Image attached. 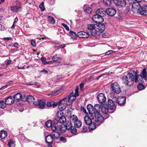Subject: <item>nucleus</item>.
Returning <instances> with one entry per match:
<instances>
[{
	"mask_svg": "<svg viewBox=\"0 0 147 147\" xmlns=\"http://www.w3.org/2000/svg\"><path fill=\"white\" fill-rule=\"evenodd\" d=\"M137 71L135 73L134 71L128 73L127 76H123L122 77L123 81L126 83H129L131 81L135 82H141L143 79L147 80V72L145 68L143 69L140 75H137Z\"/></svg>",
	"mask_w": 147,
	"mask_h": 147,
	"instance_id": "obj_1",
	"label": "nucleus"
},
{
	"mask_svg": "<svg viewBox=\"0 0 147 147\" xmlns=\"http://www.w3.org/2000/svg\"><path fill=\"white\" fill-rule=\"evenodd\" d=\"M87 109L89 115H94L95 118V123L98 125H99L101 123L104 121V118L102 115L99 113V109L100 108L99 105L96 104L93 107L91 104H89L87 105Z\"/></svg>",
	"mask_w": 147,
	"mask_h": 147,
	"instance_id": "obj_2",
	"label": "nucleus"
},
{
	"mask_svg": "<svg viewBox=\"0 0 147 147\" xmlns=\"http://www.w3.org/2000/svg\"><path fill=\"white\" fill-rule=\"evenodd\" d=\"M96 24H90L87 26V28L88 29L89 33L90 35L92 36H94L97 34V32H96Z\"/></svg>",
	"mask_w": 147,
	"mask_h": 147,
	"instance_id": "obj_3",
	"label": "nucleus"
},
{
	"mask_svg": "<svg viewBox=\"0 0 147 147\" xmlns=\"http://www.w3.org/2000/svg\"><path fill=\"white\" fill-rule=\"evenodd\" d=\"M33 104L35 106H38L39 108L42 109L44 108L45 103L43 100H38L35 102H33Z\"/></svg>",
	"mask_w": 147,
	"mask_h": 147,
	"instance_id": "obj_4",
	"label": "nucleus"
},
{
	"mask_svg": "<svg viewBox=\"0 0 147 147\" xmlns=\"http://www.w3.org/2000/svg\"><path fill=\"white\" fill-rule=\"evenodd\" d=\"M113 91L115 93L118 94L121 92L120 86L118 83H112L111 85Z\"/></svg>",
	"mask_w": 147,
	"mask_h": 147,
	"instance_id": "obj_5",
	"label": "nucleus"
},
{
	"mask_svg": "<svg viewBox=\"0 0 147 147\" xmlns=\"http://www.w3.org/2000/svg\"><path fill=\"white\" fill-rule=\"evenodd\" d=\"M116 9L113 8L107 9L106 10V13L110 16L113 17L116 13Z\"/></svg>",
	"mask_w": 147,
	"mask_h": 147,
	"instance_id": "obj_6",
	"label": "nucleus"
},
{
	"mask_svg": "<svg viewBox=\"0 0 147 147\" xmlns=\"http://www.w3.org/2000/svg\"><path fill=\"white\" fill-rule=\"evenodd\" d=\"M90 116H86L84 117V119L85 123L87 125L90 124L92 123V119L94 118V115H90Z\"/></svg>",
	"mask_w": 147,
	"mask_h": 147,
	"instance_id": "obj_7",
	"label": "nucleus"
},
{
	"mask_svg": "<svg viewBox=\"0 0 147 147\" xmlns=\"http://www.w3.org/2000/svg\"><path fill=\"white\" fill-rule=\"evenodd\" d=\"M90 34L88 32H86L84 31L79 32L77 33V36L80 38H85L88 37Z\"/></svg>",
	"mask_w": 147,
	"mask_h": 147,
	"instance_id": "obj_8",
	"label": "nucleus"
},
{
	"mask_svg": "<svg viewBox=\"0 0 147 147\" xmlns=\"http://www.w3.org/2000/svg\"><path fill=\"white\" fill-rule=\"evenodd\" d=\"M96 28V32H97V34L99 35V33H101L104 31L105 29V25L103 24H99Z\"/></svg>",
	"mask_w": 147,
	"mask_h": 147,
	"instance_id": "obj_9",
	"label": "nucleus"
},
{
	"mask_svg": "<svg viewBox=\"0 0 147 147\" xmlns=\"http://www.w3.org/2000/svg\"><path fill=\"white\" fill-rule=\"evenodd\" d=\"M126 100V98L124 96L119 97L116 98V101L120 105H122L125 103Z\"/></svg>",
	"mask_w": 147,
	"mask_h": 147,
	"instance_id": "obj_10",
	"label": "nucleus"
},
{
	"mask_svg": "<svg viewBox=\"0 0 147 147\" xmlns=\"http://www.w3.org/2000/svg\"><path fill=\"white\" fill-rule=\"evenodd\" d=\"M106 105L109 109L115 110L116 109V106L114 103L111 99L108 100V104Z\"/></svg>",
	"mask_w": 147,
	"mask_h": 147,
	"instance_id": "obj_11",
	"label": "nucleus"
},
{
	"mask_svg": "<svg viewBox=\"0 0 147 147\" xmlns=\"http://www.w3.org/2000/svg\"><path fill=\"white\" fill-rule=\"evenodd\" d=\"M100 108H99V113H100V110H101L102 112L104 114H107V113L109 110V109L106 105H99Z\"/></svg>",
	"mask_w": 147,
	"mask_h": 147,
	"instance_id": "obj_12",
	"label": "nucleus"
},
{
	"mask_svg": "<svg viewBox=\"0 0 147 147\" xmlns=\"http://www.w3.org/2000/svg\"><path fill=\"white\" fill-rule=\"evenodd\" d=\"M97 99L100 103L104 102L106 99L104 94L103 93H100L98 94L97 96Z\"/></svg>",
	"mask_w": 147,
	"mask_h": 147,
	"instance_id": "obj_13",
	"label": "nucleus"
},
{
	"mask_svg": "<svg viewBox=\"0 0 147 147\" xmlns=\"http://www.w3.org/2000/svg\"><path fill=\"white\" fill-rule=\"evenodd\" d=\"M14 100H15L17 102H18L20 100H22L23 101H25L24 98H22V95L19 93L16 94L13 97Z\"/></svg>",
	"mask_w": 147,
	"mask_h": 147,
	"instance_id": "obj_14",
	"label": "nucleus"
},
{
	"mask_svg": "<svg viewBox=\"0 0 147 147\" xmlns=\"http://www.w3.org/2000/svg\"><path fill=\"white\" fill-rule=\"evenodd\" d=\"M66 127L64 124H62L57 126V131H60L61 133H65L67 130Z\"/></svg>",
	"mask_w": 147,
	"mask_h": 147,
	"instance_id": "obj_15",
	"label": "nucleus"
},
{
	"mask_svg": "<svg viewBox=\"0 0 147 147\" xmlns=\"http://www.w3.org/2000/svg\"><path fill=\"white\" fill-rule=\"evenodd\" d=\"M138 12L142 16H147V8L145 7L142 8L140 7L139 8Z\"/></svg>",
	"mask_w": 147,
	"mask_h": 147,
	"instance_id": "obj_16",
	"label": "nucleus"
},
{
	"mask_svg": "<svg viewBox=\"0 0 147 147\" xmlns=\"http://www.w3.org/2000/svg\"><path fill=\"white\" fill-rule=\"evenodd\" d=\"M15 101V100H14L12 97L9 96L5 99V102L6 105H11Z\"/></svg>",
	"mask_w": 147,
	"mask_h": 147,
	"instance_id": "obj_17",
	"label": "nucleus"
},
{
	"mask_svg": "<svg viewBox=\"0 0 147 147\" xmlns=\"http://www.w3.org/2000/svg\"><path fill=\"white\" fill-rule=\"evenodd\" d=\"M83 9L84 12L87 13H90L92 11V9L88 7L87 5H85L84 6Z\"/></svg>",
	"mask_w": 147,
	"mask_h": 147,
	"instance_id": "obj_18",
	"label": "nucleus"
},
{
	"mask_svg": "<svg viewBox=\"0 0 147 147\" xmlns=\"http://www.w3.org/2000/svg\"><path fill=\"white\" fill-rule=\"evenodd\" d=\"M53 139V136L49 135L45 137L46 142L50 144L52 142Z\"/></svg>",
	"mask_w": 147,
	"mask_h": 147,
	"instance_id": "obj_19",
	"label": "nucleus"
},
{
	"mask_svg": "<svg viewBox=\"0 0 147 147\" xmlns=\"http://www.w3.org/2000/svg\"><path fill=\"white\" fill-rule=\"evenodd\" d=\"M96 13L99 14L100 15L102 16H104L106 13V11H105L103 9L100 8L98 9L96 11Z\"/></svg>",
	"mask_w": 147,
	"mask_h": 147,
	"instance_id": "obj_20",
	"label": "nucleus"
},
{
	"mask_svg": "<svg viewBox=\"0 0 147 147\" xmlns=\"http://www.w3.org/2000/svg\"><path fill=\"white\" fill-rule=\"evenodd\" d=\"M11 11L13 12H17L20 10L21 7L17 6H11L10 7Z\"/></svg>",
	"mask_w": 147,
	"mask_h": 147,
	"instance_id": "obj_21",
	"label": "nucleus"
},
{
	"mask_svg": "<svg viewBox=\"0 0 147 147\" xmlns=\"http://www.w3.org/2000/svg\"><path fill=\"white\" fill-rule=\"evenodd\" d=\"M52 134L53 139H57L59 138L60 134L59 131L53 132Z\"/></svg>",
	"mask_w": 147,
	"mask_h": 147,
	"instance_id": "obj_22",
	"label": "nucleus"
},
{
	"mask_svg": "<svg viewBox=\"0 0 147 147\" xmlns=\"http://www.w3.org/2000/svg\"><path fill=\"white\" fill-rule=\"evenodd\" d=\"M24 99L25 101L26 100L27 102L30 103L33 102L34 98L32 96L29 95L26 97V98Z\"/></svg>",
	"mask_w": 147,
	"mask_h": 147,
	"instance_id": "obj_23",
	"label": "nucleus"
},
{
	"mask_svg": "<svg viewBox=\"0 0 147 147\" xmlns=\"http://www.w3.org/2000/svg\"><path fill=\"white\" fill-rule=\"evenodd\" d=\"M62 90V88H61L54 92H52L51 94L48 95V96L51 95L52 96L57 95L61 92Z\"/></svg>",
	"mask_w": 147,
	"mask_h": 147,
	"instance_id": "obj_24",
	"label": "nucleus"
},
{
	"mask_svg": "<svg viewBox=\"0 0 147 147\" xmlns=\"http://www.w3.org/2000/svg\"><path fill=\"white\" fill-rule=\"evenodd\" d=\"M66 106L64 104L59 102L58 105V107L59 109L61 111L64 110L66 108Z\"/></svg>",
	"mask_w": 147,
	"mask_h": 147,
	"instance_id": "obj_25",
	"label": "nucleus"
},
{
	"mask_svg": "<svg viewBox=\"0 0 147 147\" xmlns=\"http://www.w3.org/2000/svg\"><path fill=\"white\" fill-rule=\"evenodd\" d=\"M7 136V133L4 131H1L0 132V138L1 139H4Z\"/></svg>",
	"mask_w": 147,
	"mask_h": 147,
	"instance_id": "obj_26",
	"label": "nucleus"
},
{
	"mask_svg": "<svg viewBox=\"0 0 147 147\" xmlns=\"http://www.w3.org/2000/svg\"><path fill=\"white\" fill-rule=\"evenodd\" d=\"M68 99L69 100V101H71L72 102L76 99V97L74 95V92H72L68 96Z\"/></svg>",
	"mask_w": 147,
	"mask_h": 147,
	"instance_id": "obj_27",
	"label": "nucleus"
},
{
	"mask_svg": "<svg viewBox=\"0 0 147 147\" xmlns=\"http://www.w3.org/2000/svg\"><path fill=\"white\" fill-rule=\"evenodd\" d=\"M72 126L71 121H67L66 123L65 127H66V129H67L69 131L70 128H71Z\"/></svg>",
	"mask_w": 147,
	"mask_h": 147,
	"instance_id": "obj_28",
	"label": "nucleus"
},
{
	"mask_svg": "<svg viewBox=\"0 0 147 147\" xmlns=\"http://www.w3.org/2000/svg\"><path fill=\"white\" fill-rule=\"evenodd\" d=\"M74 126L76 127H80L82 125V122L80 120H78L74 122Z\"/></svg>",
	"mask_w": 147,
	"mask_h": 147,
	"instance_id": "obj_29",
	"label": "nucleus"
},
{
	"mask_svg": "<svg viewBox=\"0 0 147 147\" xmlns=\"http://www.w3.org/2000/svg\"><path fill=\"white\" fill-rule=\"evenodd\" d=\"M69 35L72 38L75 39L77 38V34L74 32L70 30L69 32Z\"/></svg>",
	"mask_w": 147,
	"mask_h": 147,
	"instance_id": "obj_30",
	"label": "nucleus"
},
{
	"mask_svg": "<svg viewBox=\"0 0 147 147\" xmlns=\"http://www.w3.org/2000/svg\"><path fill=\"white\" fill-rule=\"evenodd\" d=\"M88 125H89L88 128L90 130H92L96 128V125L94 123H91Z\"/></svg>",
	"mask_w": 147,
	"mask_h": 147,
	"instance_id": "obj_31",
	"label": "nucleus"
},
{
	"mask_svg": "<svg viewBox=\"0 0 147 147\" xmlns=\"http://www.w3.org/2000/svg\"><path fill=\"white\" fill-rule=\"evenodd\" d=\"M48 18L49 22L50 23L52 24H54L55 23V20L53 17L49 16Z\"/></svg>",
	"mask_w": 147,
	"mask_h": 147,
	"instance_id": "obj_32",
	"label": "nucleus"
},
{
	"mask_svg": "<svg viewBox=\"0 0 147 147\" xmlns=\"http://www.w3.org/2000/svg\"><path fill=\"white\" fill-rule=\"evenodd\" d=\"M145 87L142 83H139L137 86L138 89L139 90H141L145 88Z\"/></svg>",
	"mask_w": 147,
	"mask_h": 147,
	"instance_id": "obj_33",
	"label": "nucleus"
},
{
	"mask_svg": "<svg viewBox=\"0 0 147 147\" xmlns=\"http://www.w3.org/2000/svg\"><path fill=\"white\" fill-rule=\"evenodd\" d=\"M106 75L105 74H103L99 76L98 77L96 78V79L97 80H103L104 78L107 77V76H105Z\"/></svg>",
	"mask_w": 147,
	"mask_h": 147,
	"instance_id": "obj_34",
	"label": "nucleus"
},
{
	"mask_svg": "<svg viewBox=\"0 0 147 147\" xmlns=\"http://www.w3.org/2000/svg\"><path fill=\"white\" fill-rule=\"evenodd\" d=\"M75 127L73 126L69 129V130H70L71 133L73 134H76L77 132V129Z\"/></svg>",
	"mask_w": 147,
	"mask_h": 147,
	"instance_id": "obj_35",
	"label": "nucleus"
},
{
	"mask_svg": "<svg viewBox=\"0 0 147 147\" xmlns=\"http://www.w3.org/2000/svg\"><path fill=\"white\" fill-rule=\"evenodd\" d=\"M61 58V57L60 56H58L57 55H55L53 57H52V59L53 61H59L60 59Z\"/></svg>",
	"mask_w": 147,
	"mask_h": 147,
	"instance_id": "obj_36",
	"label": "nucleus"
},
{
	"mask_svg": "<svg viewBox=\"0 0 147 147\" xmlns=\"http://www.w3.org/2000/svg\"><path fill=\"white\" fill-rule=\"evenodd\" d=\"M100 16L99 14L97 13L96 15H94L92 18V20L96 22V21L98 20Z\"/></svg>",
	"mask_w": 147,
	"mask_h": 147,
	"instance_id": "obj_37",
	"label": "nucleus"
},
{
	"mask_svg": "<svg viewBox=\"0 0 147 147\" xmlns=\"http://www.w3.org/2000/svg\"><path fill=\"white\" fill-rule=\"evenodd\" d=\"M78 92L79 87L78 86H77L75 88V93H74V95L75 96V97H77L79 95Z\"/></svg>",
	"mask_w": 147,
	"mask_h": 147,
	"instance_id": "obj_38",
	"label": "nucleus"
},
{
	"mask_svg": "<svg viewBox=\"0 0 147 147\" xmlns=\"http://www.w3.org/2000/svg\"><path fill=\"white\" fill-rule=\"evenodd\" d=\"M6 106V104L3 100L0 101V108L2 109L4 108Z\"/></svg>",
	"mask_w": 147,
	"mask_h": 147,
	"instance_id": "obj_39",
	"label": "nucleus"
},
{
	"mask_svg": "<svg viewBox=\"0 0 147 147\" xmlns=\"http://www.w3.org/2000/svg\"><path fill=\"white\" fill-rule=\"evenodd\" d=\"M58 119L59 123H64L66 120V118L64 116H63L59 118Z\"/></svg>",
	"mask_w": 147,
	"mask_h": 147,
	"instance_id": "obj_40",
	"label": "nucleus"
},
{
	"mask_svg": "<svg viewBox=\"0 0 147 147\" xmlns=\"http://www.w3.org/2000/svg\"><path fill=\"white\" fill-rule=\"evenodd\" d=\"M70 119L74 122L75 121L78 120L77 117L75 115H73L71 116Z\"/></svg>",
	"mask_w": 147,
	"mask_h": 147,
	"instance_id": "obj_41",
	"label": "nucleus"
},
{
	"mask_svg": "<svg viewBox=\"0 0 147 147\" xmlns=\"http://www.w3.org/2000/svg\"><path fill=\"white\" fill-rule=\"evenodd\" d=\"M56 116L58 119H59L64 116L63 115L62 112L61 111H60L57 112Z\"/></svg>",
	"mask_w": 147,
	"mask_h": 147,
	"instance_id": "obj_42",
	"label": "nucleus"
},
{
	"mask_svg": "<svg viewBox=\"0 0 147 147\" xmlns=\"http://www.w3.org/2000/svg\"><path fill=\"white\" fill-rule=\"evenodd\" d=\"M52 123L51 120H49L46 123V126L48 127H50L52 125Z\"/></svg>",
	"mask_w": 147,
	"mask_h": 147,
	"instance_id": "obj_43",
	"label": "nucleus"
},
{
	"mask_svg": "<svg viewBox=\"0 0 147 147\" xmlns=\"http://www.w3.org/2000/svg\"><path fill=\"white\" fill-rule=\"evenodd\" d=\"M103 3L105 5H110L111 4V0H103Z\"/></svg>",
	"mask_w": 147,
	"mask_h": 147,
	"instance_id": "obj_44",
	"label": "nucleus"
},
{
	"mask_svg": "<svg viewBox=\"0 0 147 147\" xmlns=\"http://www.w3.org/2000/svg\"><path fill=\"white\" fill-rule=\"evenodd\" d=\"M104 16L101 15L100 16L98 20L96 21V23H98L102 22L104 21V19L102 18V17Z\"/></svg>",
	"mask_w": 147,
	"mask_h": 147,
	"instance_id": "obj_45",
	"label": "nucleus"
},
{
	"mask_svg": "<svg viewBox=\"0 0 147 147\" xmlns=\"http://www.w3.org/2000/svg\"><path fill=\"white\" fill-rule=\"evenodd\" d=\"M9 147H14L15 145L14 142L12 140H10L8 143Z\"/></svg>",
	"mask_w": 147,
	"mask_h": 147,
	"instance_id": "obj_46",
	"label": "nucleus"
},
{
	"mask_svg": "<svg viewBox=\"0 0 147 147\" xmlns=\"http://www.w3.org/2000/svg\"><path fill=\"white\" fill-rule=\"evenodd\" d=\"M51 127V129L53 132L57 131V126L56 127L55 125H53Z\"/></svg>",
	"mask_w": 147,
	"mask_h": 147,
	"instance_id": "obj_47",
	"label": "nucleus"
},
{
	"mask_svg": "<svg viewBox=\"0 0 147 147\" xmlns=\"http://www.w3.org/2000/svg\"><path fill=\"white\" fill-rule=\"evenodd\" d=\"M81 131L83 133H85L88 130L87 127L85 126H83L81 128Z\"/></svg>",
	"mask_w": 147,
	"mask_h": 147,
	"instance_id": "obj_48",
	"label": "nucleus"
},
{
	"mask_svg": "<svg viewBox=\"0 0 147 147\" xmlns=\"http://www.w3.org/2000/svg\"><path fill=\"white\" fill-rule=\"evenodd\" d=\"M113 52H114V51H113V50L108 51L106 52L105 53V55H110V54H112ZM104 54H105V53L102 54H101V55H104Z\"/></svg>",
	"mask_w": 147,
	"mask_h": 147,
	"instance_id": "obj_49",
	"label": "nucleus"
},
{
	"mask_svg": "<svg viewBox=\"0 0 147 147\" xmlns=\"http://www.w3.org/2000/svg\"><path fill=\"white\" fill-rule=\"evenodd\" d=\"M40 8V9L42 11L44 10L45 8L44 5V3H42L39 6Z\"/></svg>",
	"mask_w": 147,
	"mask_h": 147,
	"instance_id": "obj_50",
	"label": "nucleus"
},
{
	"mask_svg": "<svg viewBox=\"0 0 147 147\" xmlns=\"http://www.w3.org/2000/svg\"><path fill=\"white\" fill-rule=\"evenodd\" d=\"M41 60L42 62V63L45 64H47L48 63L46 61L45 58L43 57H42L41 58Z\"/></svg>",
	"mask_w": 147,
	"mask_h": 147,
	"instance_id": "obj_51",
	"label": "nucleus"
},
{
	"mask_svg": "<svg viewBox=\"0 0 147 147\" xmlns=\"http://www.w3.org/2000/svg\"><path fill=\"white\" fill-rule=\"evenodd\" d=\"M72 102L71 101H69V100L68 99V100L65 103L66 106L68 105H70L72 104Z\"/></svg>",
	"mask_w": 147,
	"mask_h": 147,
	"instance_id": "obj_52",
	"label": "nucleus"
},
{
	"mask_svg": "<svg viewBox=\"0 0 147 147\" xmlns=\"http://www.w3.org/2000/svg\"><path fill=\"white\" fill-rule=\"evenodd\" d=\"M60 141L63 142H67L66 139L63 137H61L60 138Z\"/></svg>",
	"mask_w": 147,
	"mask_h": 147,
	"instance_id": "obj_53",
	"label": "nucleus"
},
{
	"mask_svg": "<svg viewBox=\"0 0 147 147\" xmlns=\"http://www.w3.org/2000/svg\"><path fill=\"white\" fill-rule=\"evenodd\" d=\"M61 25L65 28L66 30L67 31H69V28L66 24L64 23H62L61 24Z\"/></svg>",
	"mask_w": 147,
	"mask_h": 147,
	"instance_id": "obj_54",
	"label": "nucleus"
},
{
	"mask_svg": "<svg viewBox=\"0 0 147 147\" xmlns=\"http://www.w3.org/2000/svg\"><path fill=\"white\" fill-rule=\"evenodd\" d=\"M59 122V119H55L53 120V125H55L57 124Z\"/></svg>",
	"mask_w": 147,
	"mask_h": 147,
	"instance_id": "obj_55",
	"label": "nucleus"
},
{
	"mask_svg": "<svg viewBox=\"0 0 147 147\" xmlns=\"http://www.w3.org/2000/svg\"><path fill=\"white\" fill-rule=\"evenodd\" d=\"M68 98H65L61 100L60 101V102L62 103L63 104H64L68 100Z\"/></svg>",
	"mask_w": 147,
	"mask_h": 147,
	"instance_id": "obj_56",
	"label": "nucleus"
},
{
	"mask_svg": "<svg viewBox=\"0 0 147 147\" xmlns=\"http://www.w3.org/2000/svg\"><path fill=\"white\" fill-rule=\"evenodd\" d=\"M12 47H14L16 49L18 48V44L17 42H15L13 44V45H12Z\"/></svg>",
	"mask_w": 147,
	"mask_h": 147,
	"instance_id": "obj_57",
	"label": "nucleus"
},
{
	"mask_svg": "<svg viewBox=\"0 0 147 147\" xmlns=\"http://www.w3.org/2000/svg\"><path fill=\"white\" fill-rule=\"evenodd\" d=\"M31 42L32 45L33 46L35 47L36 46V43L33 40H32Z\"/></svg>",
	"mask_w": 147,
	"mask_h": 147,
	"instance_id": "obj_58",
	"label": "nucleus"
},
{
	"mask_svg": "<svg viewBox=\"0 0 147 147\" xmlns=\"http://www.w3.org/2000/svg\"><path fill=\"white\" fill-rule=\"evenodd\" d=\"M81 110L82 111H83L85 113H86L87 114V115H88V113H87L86 112V109L84 108V107H81Z\"/></svg>",
	"mask_w": 147,
	"mask_h": 147,
	"instance_id": "obj_59",
	"label": "nucleus"
},
{
	"mask_svg": "<svg viewBox=\"0 0 147 147\" xmlns=\"http://www.w3.org/2000/svg\"><path fill=\"white\" fill-rule=\"evenodd\" d=\"M52 105L51 103L50 102H48L47 103V105L48 107H51L52 106Z\"/></svg>",
	"mask_w": 147,
	"mask_h": 147,
	"instance_id": "obj_60",
	"label": "nucleus"
},
{
	"mask_svg": "<svg viewBox=\"0 0 147 147\" xmlns=\"http://www.w3.org/2000/svg\"><path fill=\"white\" fill-rule=\"evenodd\" d=\"M94 77L92 76H90L88 80L89 82H91L94 80Z\"/></svg>",
	"mask_w": 147,
	"mask_h": 147,
	"instance_id": "obj_61",
	"label": "nucleus"
},
{
	"mask_svg": "<svg viewBox=\"0 0 147 147\" xmlns=\"http://www.w3.org/2000/svg\"><path fill=\"white\" fill-rule=\"evenodd\" d=\"M4 40H9L12 39L11 37H4L3 38Z\"/></svg>",
	"mask_w": 147,
	"mask_h": 147,
	"instance_id": "obj_62",
	"label": "nucleus"
},
{
	"mask_svg": "<svg viewBox=\"0 0 147 147\" xmlns=\"http://www.w3.org/2000/svg\"><path fill=\"white\" fill-rule=\"evenodd\" d=\"M84 83H80V88L81 90H82L83 88V87L84 86Z\"/></svg>",
	"mask_w": 147,
	"mask_h": 147,
	"instance_id": "obj_63",
	"label": "nucleus"
},
{
	"mask_svg": "<svg viewBox=\"0 0 147 147\" xmlns=\"http://www.w3.org/2000/svg\"><path fill=\"white\" fill-rule=\"evenodd\" d=\"M65 47V45L63 44V45H61L59 47L60 48H63Z\"/></svg>",
	"mask_w": 147,
	"mask_h": 147,
	"instance_id": "obj_64",
	"label": "nucleus"
}]
</instances>
